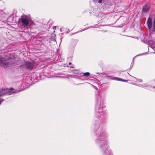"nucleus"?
<instances>
[{
  "label": "nucleus",
  "mask_w": 155,
  "mask_h": 155,
  "mask_svg": "<svg viewBox=\"0 0 155 155\" xmlns=\"http://www.w3.org/2000/svg\"><path fill=\"white\" fill-rule=\"evenodd\" d=\"M67 67H70V66H68V65H67Z\"/></svg>",
  "instance_id": "4be33fe9"
},
{
  "label": "nucleus",
  "mask_w": 155,
  "mask_h": 155,
  "mask_svg": "<svg viewBox=\"0 0 155 155\" xmlns=\"http://www.w3.org/2000/svg\"><path fill=\"white\" fill-rule=\"evenodd\" d=\"M59 57H60V56H59V55L58 56V58H59Z\"/></svg>",
  "instance_id": "b1692460"
},
{
  "label": "nucleus",
  "mask_w": 155,
  "mask_h": 155,
  "mask_svg": "<svg viewBox=\"0 0 155 155\" xmlns=\"http://www.w3.org/2000/svg\"><path fill=\"white\" fill-rule=\"evenodd\" d=\"M96 103L95 107L96 114L97 116L99 117L101 113H102L103 108L104 107V104L103 101H101L100 96L99 95L97 94L96 96Z\"/></svg>",
  "instance_id": "f03ea898"
},
{
  "label": "nucleus",
  "mask_w": 155,
  "mask_h": 155,
  "mask_svg": "<svg viewBox=\"0 0 155 155\" xmlns=\"http://www.w3.org/2000/svg\"><path fill=\"white\" fill-rule=\"evenodd\" d=\"M111 78L113 80H117V81H122L123 82H127V80L123 79L121 78H117V77H112V78Z\"/></svg>",
  "instance_id": "9d476101"
},
{
  "label": "nucleus",
  "mask_w": 155,
  "mask_h": 155,
  "mask_svg": "<svg viewBox=\"0 0 155 155\" xmlns=\"http://www.w3.org/2000/svg\"><path fill=\"white\" fill-rule=\"evenodd\" d=\"M152 19L150 17H149L147 21V26L148 28L151 29L152 27Z\"/></svg>",
  "instance_id": "6e6552de"
},
{
  "label": "nucleus",
  "mask_w": 155,
  "mask_h": 155,
  "mask_svg": "<svg viewBox=\"0 0 155 155\" xmlns=\"http://www.w3.org/2000/svg\"><path fill=\"white\" fill-rule=\"evenodd\" d=\"M150 5L148 4L144 5L142 9V12L146 13L148 12L150 10Z\"/></svg>",
  "instance_id": "0eeeda50"
},
{
  "label": "nucleus",
  "mask_w": 155,
  "mask_h": 155,
  "mask_svg": "<svg viewBox=\"0 0 155 155\" xmlns=\"http://www.w3.org/2000/svg\"><path fill=\"white\" fill-rule=\"evenodd\" d=\"M94 133L97 137L96 142L101 149L104 151L103 155H113L111 150L107 146V136L102 128L100 127V124H97L95 125Z\"/></svg>",
  "instance_id": "f257e3e1"
},
{
  "label": "nucleus",
  "mask_w": 155,
  "mask_h": 155,
  "mask_svg": "<svg viewBox=\"0 0 155 155\" xmlns=\"http://www.w3.org/2000/svg\"><path fill=\"white\" fill-rule=\"evenodd\" d=\"M103 0H99L98 1V2L99 3H101Z\"/></svg>",
  "instance_id": "f3484780"
},
{
  "label": "nucleus",
  "mask_w": 155,
  "mask_h": 155,
  "mask_svg": "<svg viewBox=\"0 0 155 155\" xmlns=\"http://www.w3.org/2000/svg\"><path fill=\"white\" fill-rule=\"evenodd\" d=\"M152 31L153 32L155 31V18H154V20L153 21V25L152 30Z\"/></svg>",
  "instance_id": "ddd939ff"
},
{
  "label": "nucleus",
  "mask_w": 155,
  "mask_h": 155,
  "mask_svg": "<svg viewBox=\"0 0 155 155\" xmlns=\"http://www.w3.org/2000/svg\"><path fill=\"white\" fill-rule=\"evenodd\" d=\"M139 81L140 82H142V80L141 79H140V80H139Z\"/></svg>",
  "instance_id": "6ab92c4d"
},
{
  "label": "nucleus",
  "mask_w": 155,
  "mask_h": 155,
  "mask_svg": "<svg viewBox=\"0 0 155 155\" xmlns=\"http://www.w3.org/2000/svg\"><path fill=\"white\" fill-rule=\"evenodd\" d=\"M70 68H73L74 67V66H70Z\"/></svg>",
  "instance_id": "aec40b11"
},
{
  "label": "nucleus",
  "mask_w": 155,
  "mask_h": 155,
  "mask_svg": "<svg viewBox=\"0 0 155 155\" xmlns=\"http://www.w3.org/2000/svg\"><path fill=\"white\" fill-rule=\"evenodd\" d=\"M140 55H141V54L138 55H137L136 56H135V57L134 58H136V57H137V56H140Z\"/></svg>",
  "instance_id": "a211bd4d"
},
{
  "label": "nucleus",
  "mask_w": 155,
  "mask_h": 155,
  "mask_svg": "<svg viewBox=\"0 0 155 155\" xmlns=\"http://www.w3.org/2000/svg\"><path fill=\"white\" fill-rule=\"evenodd\" d=\"M15 92L14 91V89L12 88L9 89L7 91H5V89H2L0 91V96H2L3 95L6 94L10 95Z\"/></svg>",
  "instance_id": "423d86ee"
},
{
  "label": "nucleus",
  "mask_w": 155,
  "mask_h": 155,
  "mask_svg": "<svg viewBox=\"0 0 155 155\" xmlns=\"http://www.w3.org/2000/svg\"><path fill=\"white\" fill-rule=\"evenodd\" d=\"M77 41H72L70 44V46L73 47H75L77 43Z\"/></svg>",
  "instance_id": "9b49d317"
},
{
  "label": "nucleus",
  "mask_w": 155,
  "mask_h": 155,
  "mask_svg": "<svg viewBox=\"0 0 155 155\" xmlns=\"http://www.w3.org/2000/svg\"><path fill=\"white\" fill-rule=\"evenodd\" d=\"M71 64V62H70L69 64V65H70V64Z\"/></svg>",
  "instance_id": "412c9836"
},
{
  "label": "nucleus",
  "mask_w": 155,
  "mask_h": 155,
  "mask_svg": "<svg viewBox=\"0 0 155 155\" xmlns=\"http://www.w3.org/2000/svg\"><path fill=\"white\" fill-rule=\"evenodd\" d=\"M134 59H133L132 61L131 64L130 69H131L133 66L134 65Z\"/></svg>",
  "instance_id": "4468645a"
},
{
  "label": "nucleus",
  "mask_w": 155,
  "mask_h": 155,
  "mask_svg": "<svg viewBox=\"0 0 155 155\" xmlns=\"http://www.w3.org/2000/svg\"><path fill=\"white\" fill-rule=\"evenodd\" d=\"M148 43L149 46L151 48H155V41L152 40H149Z\"/></svg>",
  "instance_id": "1a4fd4ad"
},
{
  "label": "nucleus",
  "mask_w": 155,
  "mask_h": 155,
  "mask_svg": "<svg viewBox=\"0 0 155 155\" xmlns=\"http://www.w3.org/2000/svg\"><path fill=\"white\" fill-rule=\"evenodd\" d=\"M30 59V60L25 62V66L27 69H32L35 66L36 64L34 61Z\"/></svg>",
  "instance_id": "39448f33"
},
{
  "label": "nucleus",
  "mask_w": 155,
  "mask_h": 155,
  "mask_svg": "<svg viewBox=\"0 0 155 155\" xmlns=\"http://www.w3.org/2000/svg\"><path fill=\"white\" fill-rule=\"evenodd\" d=\"M23 25H31L33 23V21L31 18L27 16L22 15L20 18Z\"/></svg>",
  "instance_id": "7ed1b4c3"
},
{
  "label": "nucleus",
  "mask_w": 155,
  "mask_h": 155,
  "mask_svg": "<svg viewBox=\"0 0 155 155\" xmlns=\"http://www.w3.org/2000/svg\"><path fill=\"white\" fill-rule=\"evenodd\" d=\"M141 86L144 87H147V85L146 84H144L143 85H141Z\"/></svg>",
  "instance_id": "2eb2a0df"
},
{
  "label": "nucleus",
  "mask_w": 155,
  "mask_h": 155,
  "mask_svg": "<svg viewBox=\"0 0 155 155\" xmlns=\"http://www.w3.org/2000/svg\"><path fill=\"white\" fill-rule=\"evenodd\" d=\"M126 70H125L123 71H126Z\"/></svg>",
  "instance_id": "5701e85b"
},
{
  "label": "nucleus",
  "mask_w": 155,
  "mask_h": 155,
  "mask_svg": "<svg viewBox=\"0 0 155 155\" xmlns=\"http://www.w3.org/2000/svg\"><path fill=\"white\" fill-rule=\"evenodd\" d=\"M4 101V100L2 99H0V105L1 104L2 102Z\"/></svg>",
  "instance_id": "dca6fc26"
},
{
  "label": "nucleus",
  "mask_w": 155,
  "mask_h": 155,
  "mask_svg": "<svg viewBox=\"0 0 155 155\" xmlns=\"http://www.w3.org/2000/svg\"><path fill=\"white\" fill-rule=\"evenodd\" d=\"M12 59H0V66L6 68L10 65V61Z\"/></svg>",
  "instance_id": "20e7f679"
},
{
  "label": "nucleus",
  "mask_w": 155,
  "mask_h": 155,
  "mask_svg": "<svg viewBox=\"0 0 155 155\" xmlns=\"http://www.w3.org/2000/svg\"><path fill=\"white\" fill-rule=\"evenodd\" d=\"M82 75H81V76H85L86 77H87V76H89L90 75V73L88 72H86L85 73H82Z\"/></svg>",
  "instance_id": "f8f14e48"
}]
</instances>
